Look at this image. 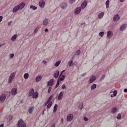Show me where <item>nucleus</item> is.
<instances>
[{"mask_svg":"<svg viewBox=\"0 0 127 127\" xmlns=\"http://www.w3.org/2000/svg\"><path fill=\"white\" fill-rule=\"evenodd\" d=\"M24 6H25V3H24V2H21L19 5L15 6L13 8L12 12H13V13H14L18 11V10H19V9L20 10L22 9V8H23L24 7Z\"/></svg>","mask_w":127,"mask_h":127,"instance_id":"obj_1","label":"nucleus"},{"mask_svg":"<svg viewBox=\"0 0 127 127\" xmlns=\"http://www.w3.org/2000/svg\"><path fill=\"white\" fill-rule=\"evenodd\" d=\"M17 127H26V124L22 119H20L17 123Z\"/></svg>","mask_w":127,"mask_h":127,"instance_id":"obj_2","label":"nucleus"},{"mask_svg":"<svg viewBox=\"0 0 127 127\" xmlns=\"http://www.w3.org/2000/svg\"><path fill=\"white\" fill-rule=\"evenodd\" d=\"M14 77H15V73L14 72L11 73L10 76H9L8 82L9 83H11V82H12V80L14 79Z\"/></svg>","mask_w":127,"mask_h":127,"instance_id":"obj_3","label":"nucleus"},{"mask_svg":"<svg viewBox=\"0 0 127 127\" xmlns=\"http://www.w3.org/2000/svg\"><path fill=\"white\" fill-rule=\"evenodd\" d=\"M6 99V95L5 94H2L0 96V103H3Z\"/></svg>","mask_w":127,"mask_h":127,"instance_id":"obj_4","label":"nucleus"},{"mask_svg":"<svg viewBox=\"0 0 127 127\" xmlns=\"http://www.w3.org/2000/svg\"><path fill=\"white\" fill-rule=\"evenodd\" d=\"M87 3L88 2H87V0H83L82 3L81 4V8L82 9H85V8H86V6H87Z\"/></svg>","mask_w":127,"mask_h":127,"instance_id":"obj_5","label":"nucleus"},{"mask_svg":"<svg viewBox=\"0 0 127 127\" xmlns=\"http://www.w3.org/2000/svg\"><path fill=\"white\" fill-rule=\"evenodd\" d=\"M63 92H61L60 94L56 97L57 100L58 101H61L63 99Z\"/></svg>","mask_w":127,"mask_h":127,"instance_id":"obj_6","label":"nucleus"},{"mask_svg":"<svg viewBox=\"0 0 127 127\" xmlns=\"http://www.w3.org/2000/svg\"><path fill=\"white\" fill-rule=\"evenodd\" d=\"M95 81H96V75H92L90 77L88 82L89 84H92V83H93Z\"/></svg>","mask_w":127,"mask_h":127,"instance_id":"obj_7","label":"nucleus"},{"mask_svg":"<svg viewBox=\"0 0 127 127\" xmlns=\"http://www.w3.org/2000/svg\"><path fill=\"white\" fill-rule=\"evenodd\" d=\"M73 114H69L67 116L66 120L67 122H72V121H73Z\"/></svg>","mask_w":127,"mask_h":127,"instance_id":"obj_8","label":"nucleus"},{"mask_svg":"<svg viewBox=\"0 0 127 127\" xmlns=\"http://www.w3.org/2000/svg\"><path fill=\"white\" fill-rule=\"evenodd\" d=\"M54 84V79H51L48 82L47 86V87H49V86L52 87V86H53Z\"/></svg>","mask_w":127,"mask_h":127,"instance_id":"obj_9","label":"nucleus"},{"mask_svg":"<svg viewBox=\"0 0 127 127\" xmlns=\"http://www.w3.org/2000/svg\"><path fill=\"white\" fill-rule=\"evenodd\" d=\"M11 94L12 96H15V95L17 94V89L16 88H13L12 89Z\"/></svg>","mask_w":127,"mask_h":127,"instance_id":"obj_10","label":"nucleus"},{"mask_svg":"<svg viewBox=\"0 0 127 127\" xmlns=\"http://www.w3.org/2000/svg\"><path fill=\"white\" fill-rule=\"evenodd\" d=\"M81 9H82L81 7H76L74 11L75 14H79V13H80V12H81Z\"/></svg>","mask_w":127,"mask_h":127,"instance_id":"obj_11","label":"nucleus"},{"mask_svg":"<svg viewBox=\"0 0 127 127\" xmlns=\"http://www.w3.org/2000/svg\"><path fill=\"white\" fill-rule=\"evenodd\" d=\"M113 20L115 22L120 20V15H119V14H117L114 15V16L113 17Z\"/></svg>","mask_w":127,"mask_h":127,"instance_id":"obj_12","label":"nucleus"},{"mask_svg":"<svg viewBox=\"0 0 127 127\" xmlns=\"http://www.w3.org/2000/svg\"><path fill=\"white\" fill-rule=\"evenodd\" d=\"M49 23V21H48V19L47 18H46L43 21V25H44V26H46L47 25H48Z\"/></svg>","mask_w":127,"mask_h":127,"instance_id":"obj_13","label":"nucleus"},{"mask_svg":"<svg viewBox=\"0 0 127 127\" xmlns=\"http://www.w3.org/2000/svg\"><path fill=\"white\" fill-rule=\"evenodd\" d=\"M54 77L55 78V79H57L58 78V76H59V70H56L54 72Z\"/></svg>","mask_w":127,"mask_h":127,"instance_id":"obj_14","label":"nucleus"},{"mask_svg":"<svg viewBox=\"0 0 127 127\" xmlns=\"http://www.w3.org/2000/svg\"><path fill=\"white\" fill-rule=\"evenodd\" d=\"M45 5V1L43 0H41L39 2V6L41 7V8H43V7H44Z\"/></svg>","mask_w":127,"mask_h":127,"instance_id":"obj_15","label":"nucleus"},{"mask_svg":"<svg viewBox=\"0 0 127 127\" xmlns=\"http://www.w3.org/2000/svg\"><path fill=\"white\" fill-rule=\"evenodd\" d=\"M33 99H36L38 98V92H35L31 95Z\"/></svg>","mask_w":127,"mask_h":127,"instance_id":"obj_16","label":"nucleus"},{"mask_svg":"<svg viewBox=\"0 0 127 127\" xmlns=\"http://www.w3.org/2000/svg\"><path fill=\"white\" fill-rule=\"evenodd\" d=\"M127 24H124L122 25L120 27V30L121 31H124L126 28H127Z\"/></svg>","mask_w":127,"mask_h":127,"instance_id":"obj_17","label":"nucleus"},{"mask_svg":"<svg viewBox=\"0 0 127 127\" xmlns=\"http://www.w3.org/2000/svg\"><path fill=\"white\" fill-rule=\"evenodd\" d=\"M113 37V32L111 31H108L107 32V37L108 38H111Z\"/></svg>","mask_w":127,"mask_h":127,"instance_id":"obj_18","label":"nucleus"},{"mask_svg":"<svg viewBox=\"0 0 127 127\" xmlns=\"http://www.w3.org/2000/svg\"><path fill=\"white\" fill-rule=\"evenodd\" d=\"M42 79V76L40 75H39L36 77V82H40Z\"/></svg>","mask_w":127,"mask_h":127,"instance_id":"obj_19","label":"nucleus"},{"mask_svg":"<svg viewBox=\"0 0 127 127\" xmlns=\"http://www.w3.org/2000/svg\"><path fill=\"white\" fill-rule=\"evenodd\" d=\"M34 111V107L32 106L29 108L28 113L29 114H32Z\"/></svg>","mask_w":127,"mask_h":127,"instance_id":"obj_20","label":"nucleus"},{"mask_svg":"<svg viewBox=\"0 0 127 127\" xmlns=\"http://www.w3.org/2000/svg\"><path fill=\"white\" fill-rule=\"evenodd\" d=\"M104 14L105 13H104V12L100 13L99 14H98V18H99V19L103 18Z\"/></svg>","mask_w":127,"mask_h":127,"instance_id":"obj_21","label":"nucleus"},{"mask_svg":"<svg viewBox=\"0 0 127 127\" xmlns=\"http://www.w3.org/2000/svg\"><path fill=\"white\" fill-rule=\"evenodd\" d=\"M34 93V89L33 88H31L29 91V96H30V97L32 96Z\"/></svg>","mask_w":127,"mask_h":127,"instance_id":"obj_22","label":"nucleus"},{"mask_svg":"<svg viewBox=\"0 0 127 127\" xmlns=\"http://www.w3.org/2000/svg\"><path fill=\"white\" fill-rule=\"evenodd\" d=\"M16 38H17V35L15 34L11 38V41H15V40H16Z\"/></svg>","mask_w":127,"mask_h":127,"instance_id":"obj_23","label":"nucleus"},{"mask_svg":"<svg viewBox=\"0 0 127 127\" xmlns=\"http://www.w3.org/2000/svg\"><path fill=\"white\" fill-rule=\"evenodd\" d=\"M118 111V109H117L116 107H114L111 110V113L112 114H115V113H117Z\"/></svg>","mask_w":127,"mask_h":127,"instance_id":"obj_24","label":"nucleus"},{"mask_svg":"<svg viewBox=\"0 0 127 127\" xmlns=\"http://www.w3.org/2000/svg\"><path fill=\"white\" fill-rule=\"evenodd\" d=\"M61 7L62 8H63V9H64V8H66V7H67V3L65 2L63 3L61 5Z\"/></svg>","mask_w":127,"mask_h":127,"instance_id":"obj_25","label":"nucleus"},{"mask_svg":"<svg viewBox=\"0 0 127 127\" xmlns=\"http://www.w3.org/2000/svg\"><path fill=\"white\" fill-rule=\"evenodd\" d=\"M58 108V105L57 104H55L54 107L53 113H56Z\"/></svg>","mask_w":127,"mask_h":127,"instance_id":"obj_26","label":"nucleus"},{"mask_svg":"<svg viewBox=\"0 0 127 127\" xmlns=\"http://www.w3.org/2000/svg\"><path fill=\"white\" fill-rule=\"evenodd\" d=\"M105 4L106 8H109V6L110 5V0H107L105 2Z\"/></svg>","mask_w":127,"mask_h":127,"instance_id":"obj_27","label":"nucleus"},{"mask_svg":"<svg viewBox=\"0 0 127 127\" xmlns=\"http://www.w3.org/2000/svg\"><path fill=\"white\" fill-rule=\"evenodd\" d=\"M60 84V82L59 81V78L58 79L57 84L55 87V89H56L59 87V85Z\"/></svg>","mask_w":127,"mask_h":127,"instance_id":"obj_28","label":"nucleus"},{"mask_svg":"<svg viewBox=\"0 0 127 127\" xmlns=\"http://www.w3.org/2000/svg\"><path fill=\"white\" fill-rule=\"evenodd\" d=\"M30 8H32V9H33V10H36V9H37V7L34 5H31L30 6Z\"/></svg>","mask_w":127,"mask_h":127,"instance_id":"obj_29","label":"nucleus"},{"mask_svg":"<svg viewBox=\"0 0 127 127\" xmlns=\"http://www.w3.org/2000/svg\"><path fill=\"white\" fill-rule=\"evenodd\" d=\"M97 88V84H93L91 87V90H95Z\"/></svg>","mask_w":127,"mask_h":127,"instance_id":"obj_30","label":"nucleus"},{"mask_svg":"<svg viewBox=\"0 0 127 127\" xmlns=\"http://www.w3.org/2000/svg\"><path fill=\"white\" fill-rule=\"evenodd\" d=\"M60 63H61V61H59L57 62L55 64V66L56 67H58V66H59V65H60Z\"/></svg>","mask_w":127,"mask_h":127,"instance_id":"obj_31","label":"nucleus"},{"mask_svg":"<svg viewBox=\"0 0 127 127\" xmlns=\"http://www.w3.org/2000/svg\"><path fill=\"white\" fill-rule=\"evenodd\" d=\"M52 106V101H50V102L48 103V104L47 107L48 109H50V108H51V106Z\"/></svg>","mask_w":127,"mask_h":127,"instance_id":"obj_32","label":"nucleus"},{"mask_svg":"<svg viewBox=\"0 0 127 127\" xmlns=\"http://www.w3.org/2000/svg\"><path fill=\"white\" fill-rule=\"evenodd\" d=\"M28 77H29V74L28 73H26L24 74V78L25 79H28Z\"/></svg>","mask_w":127,"mask_h":127,"instance_id":"obj_33","label":"nucleus"},{"mask_svg":"<svg viewBox=\"0 0 127 127\" xmlns=\"http://www.w3.org/2000/svg\"><path fill=\"white\" fill-rule=\"evenodd\" d=\"M54 96V94H52L50 97L49 98V99H48L47 101H48L49 102H50V101H51V100H52V98H53V97Z\"/></svg>","mask_w":127,"mask_h":127,"instance_id":"obj_34","label":"nucleus"},{"mask_svg":"<svg viewBox=\"0 0 127 127\" xmlns=\"http://www.w3.org/2000/svg\"><path fill=\"white\" fill-rule=\"evenodd\" d=\"M39 30V27H37L34 30L35 33H37V31Z\"/></svg>","mask_w":127,"mask_h":127,"instance_id":"obj_35","label":"nucleus"},{"mask_svg":"<svg viewBox=\"0 0 127 127\" xmlns=\"http://www.w3.org/2000/svg\"><path fill=\"white\" fill-rule=\"evenodd\" d=\"M105 34L104 32H100L99 34V36H101V37H103L104 36V34Z\"/></svg>","mask_w":127,"mask_h":127,"instance_id":"obj_36","label":"nucleus"},{"mask_svg":"<svg viewBox=\"0 0 127 127\" xmlns=\"http://www.w3.org/2000/svg\"><path fill=\"white\" fill-rule=\"evenodd\" d=\"M80 54H81V51L78 50L76 52L75 55H80Z\"/></svg>","mask_w":127,"mask_h":127,"instance_id":"obj_37","label":"nucleus"},{"mask_svg":"<svg viewBox=\"0 0 127 127\" xmlns=\"http://www.w3.org/2000/svg\"><path fill=\"white\" fill-rule=\"evenodd\" d=\"M117 94H118V91H117V90H114L113 91L114 97H116V96H117Z\"/></svg>","mask_w":127,"mask_h":127,"instance_id":"obj_38","label":"nucleus"},{"mask_svg":"<svg viewBox=\"0 0 127 127\" xmlns=\"http://www.w3.org/2000/svg\"><path fill=\"white\" fill-rule=\"evenodd\" d=\"M51 90H52V87H49L48 90V94H50V93H51Z\"/></svg>","mask_w":127,"mask_h":127,"instance_id":"obj_39","label":"nucleus"},{"mask_svg":"<svg viewBox=\"0 0 127 127\" xmlns=\"http://www.w3.org/2000/svg\"><path fill=\"white\" fill-rule=\"evenodd\" d=\"M68 64L69 65V67H71L72 65H74V64H73V61H71L68 63Z\"/></svg>","mask_w":127,"mask_h":127,"instance_id":"obj_40","label":"nucleus"},{"mask_svg":"<svg viewBox=\"0 0 127 127\" xmlns=\"http://www.w3.org/2000/svg\"><path fill=\"white\" fill-rule=\"evenodd\" d=\"M62 89H63V90H64V89H66V85H65V84L62 85Z\"/></svg>","mask_w":127,"mask_h":127,"instance_id":"obj_41","label":"nucleus"},{"mask_svg":"<svg viewBox=\"0 0 127 127\" xmlns=\"http://www.w3.org/2000/svg\"><path fill=\"white\" fill-rule=\"evenodd\" d=\"M121 119H122V115H121V114H119L117 116V119L118 120H121Z\"/></svg>","mask_w":127,"mask_h":127,"instance_id":"obj_42","label":"nucleus"},{"mask_svg":"<svg viewBox=\"0 0 127 127\" xmlns=\"http://www.w3.org/2000/svg\"><path fill=\"white\" fill-rule=\"evenodd\" d=\"M83 120L85 122H88L89 121V119L87 118L86 117L83 118Z\"/></svg>","mask_w":127,"mask_h":127,"instance_id":"obj_43","label":"nucleus"},{"mask_svg":"<svg viewBox=\"0 0 127 127\" xmlns=\"http://www.w3.org/2000/svg\"><path fill=\"white\" fill-rule=\"evenodd\" d=\"M79 110H82L83 109V103L80 104V106L79 107Z\"/></svg>","mask_w":127,"mask_h":127,"instance_id":"obj_44","label":"nucleus"},{"mask_svg":"<svg viewBox=\"0 0 127 127\" xmlns=\"http://www.w3.org/2000/svg\"><path fill=\"white\" fill-rule=\"evenodd\" d=\"M59 82H60V81H64V78L63 77H59Z\"/></svg>","mask_w":127,"mask_h":127,"instance_id":"obj_45","label":"nucleus"},{"mask_svg":"<svg viewBox=\"0 0 127 127\" xmlns=\"http://www.w3.org/2000/svg\"><path fill=\"white\" fill-rule=\"evenodd\" d=\"M13 57H14V54H11L10 55V58H13Z\"/></svg>","mask_w":127,"mask_h":127,"instance_id":"obj_46","label":"nucleus"},{"mask_svg":"<svg viewBox=\"0 0 127 127\" xmlns=\"http://www.w3.org/2000/svg\"><path fill=\"white\" fill-rule=\"evenodd\" d=\"M8 119L9 121H11V120H12V116H9Z\"/></svg>","mask_w":127,"mask_h":127,"instance_id":"obj_47","label":"nucleus"},{"mask_svg":"<svg viewBox=\"0 0 127 127\" xmlns=\"http://www.w3.org/2000/svg\"><path fill=\"white\" fill-rule=\"evenodd\" d=\"M105 78V75H103L101 78V80H104Z\"/></svg>","mask_w":127,"mask_h":127,"instance_id":"obj_48","label":"nucleus"},{"mask_svg":"<svg viewBox=\"0 0 127 127\" xmlns=\"http://www.w3.org/2000/svg\"><path fill=\"white\" fill-rule=\"evenodd\" d=\"M11 23H12V21H10V22H8V25H11Z\"/></svg>","mask_w":127,"mask_h":127,"instance_id":"obj_49","label":"nucleus"},{"mask_svg":"<svg viewBox=\"0 0 127 127\" xmlns=\"http://www.w3.org/2000/svg\"><path fill=\"white\" fill-rule=\"evenodd\" d=\"M2 21V16H0V22Z\"/></svg>","mask_w":127,"mask_h":127,"instance_id":"obj_50","label":"nucleus"},{"mask_svg":"<svg viewBox=\"0 0 127 127\" xmlns=\"http://www.w3.org/2000/svg\"><path fill=\"white\" fill-rule=\"evenodd\" d=\"M49 103H50L49 101L47 100L45 104V106H46L47 104H49Z\"/></svg>","mask_w":127,"mask_h":127,"instance_id":"obj_51","label":"nucleus"},{"mask_svg":"<svg viewBox=\"0 0 127 127\" xmlns=\"http://www.w3.org/2000/svg\"><path fill=\"white\" fill-rule=\"evenodd\" d=\"M75 0H70V2H71V3L74 2Z\"/></svg>","mask_w":127,"mask_h":127,"instance_id":"obj_52","label":"nucleus"},{"mask_svg":"<svg viewBox=\"0 0 127 127\" xmlns=\"http://www.w3.org/2000/svg\"><path fill=\"white\" fill-rule=\"evenodd\" d=\"M85 75H87V73H84L82 74L81 75V76H82V77H85Z\"/></svg>","mask_w":127,"mask_h":127,"instance_id":"obj_53","label":"nucleus"},{"mask_svg":"<svg viewBox=\"0 0 127 127\" xmlns=\"http://www.w3.org/2000/svg\"><path fill=\"white\" fill-rule=\"evenodd\" d=\"M124 93H127V88H125V89L124 90Z\"/></svg>","mask_w":127,"mask_h":127,"instance_id":"obj_54","label":"nucleus"},{"mask_svg":"<svg viewBox=\"0 0 127 127\" xmlns=\"http://www.w3.org/2000/svg\"><path fill=\"white\" fill-rule=\"evenodd\" d=\"M51 127H55V123H53L51 126Z\"/></svg>","mask_w":127,"mask_h":127,"instance_id":"obj_55","label":"nucleus"},{"mask_svg":"<svg viewBox=\"0 0 127 127\" xmlns=\"http://www.w3.org/2000/svg\"><path fill=\"white\" fill-rule=\"evenodd\" d=\"M43 63L44 64H46V63H47V62H46V61H43Z\"/></svg>","mask_w":127,"mask_h":127,"instance_id":"obj_56","label":"nucleus"},{"mask_svg":"<svg viewBox=\"0 0 127 127\" xmlns=\"http://www.w3.org/2000/svg\"><path fill=\"white\" fill-rule=\"evenodd\" d=\"M45 32H48V29L46 28V29H45Z\"/></svg>","mask_w":127,"mask_h":127,"instance_id":"obj_57","label":"nucleus"},{"mask_svg":"<svg viewBox=\"0 0 127 127\" xmlns=\"http://www.w3.org/2000/svg\"><path fill=\"white\" fill-rule=\"evenodd\" d=\"M64 121V120H63V118H62V119H61V120L62 124H63Z\"/></svg>","mask_w":127,"mask_h":127,"instance_id":"obj_58","label":"nucleus"},{"mask_svg":"<svg viewBox=\"0 0 127 127\" xmlns=\"http://www.w3.org/2000/svg\"><path fill=\"white\" fill-rule=\"evenodd\" d=\"M120 2H124L125 1V0H120Z\"/></svg>","mask_w":127,"mask_h":127,"instance_id":"obj_59","label":"nucleus"},{"mask_svg":"<svg viewBox=\"0 0 127 127\" xmlns=\"http://www.w3.org/2000/svg\"><path fill=\"white\" fill-rule=\"evenodd\" d=\"M0 127H3V124H1Z\"/></svg>","mask_w":127,"mask_h":127,"instance_id":"obj_60","label":"nucleus"},{"mask_svg":"<svg viewBox=\"0 0 127 127\" xmlns=\"http://www.w3.org/2000/svg\"><path fill=\"white\" fill-rule=\"evenodd\" d=\"M63 74V72H61V74H60V77H61V76H62Z\"/></svg>","mask_w":127,"mask_h":127,"instance_id":"obj_61","label":"nucleus"},{"mask_svg":"<svg viewBox=\"0 0 127 127\" xmlns=\"http://www.w3.org/2000/svg\"><path fill=\"white\" fill-rule=\"evenodd\" d=\"M44 112H45V110H43V113H42V115H44Z\"/></svg>","mask_w":127,"mask_h":127,"instance_id":"obj_62","label":"nucleus"},{"mask_svg":"<svg viewBox=\"0 0 127 127\" xmlns=\"http://www.w3.org/2000/svg\"><path fill=\"white\" fill-rule=\"evenodd\" d=\"M62 78H65V75H62Z\"/></svg>","mask_w":127,"mask_h":127,"instance_id":"obj_63","label":"nucleus"},{"mask_svg":"<svg viewBox=\"0 0 127 127\" xmlns=\"http://www.w3.org/2000/svg\"><path fill=\"white\" fill-rule=\"evenodd\" d=\"M2 45H2V44L0 45V47H1V46H2Z\"/></svg>","mask_w":127,"mask_h":127,"instance_id":"obj_64","label":"nucleus"}]
</instances>
